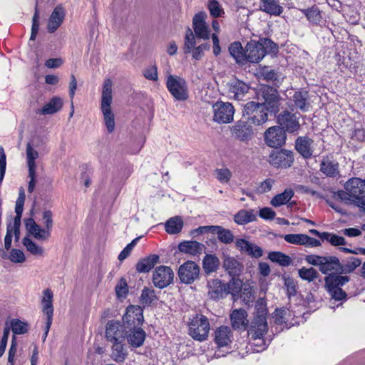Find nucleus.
Wrapping results in <instances>:
<instances>
[{"label": "nucleus", "instance_id": "obj_31", "mask_svg": "<svg viewBox=\"0 0 365 365\" xmlns=\"http://www.w3.org/2000/svg\"><path fill=\"white\" fill-rule=\"evenodd\" d=\"M159 256L157 255H150L139 260L135 264L136 271L138 273L149 272L154 266L159 262Z\"/></svg>", "mask_w": 365, "mask_h": 365}, {"label": "nucleus", "instance_id": "obj_55", "mask_svg": "<svg viewBox=\"0 0 365 365\" xmlns=\"http://www.w3.org/2000/svg\"><path fill=\"white\" fill-rule=\"evenodd\" d=\"M220 266V260L215 255H207V274L215 272Z\"/></svg>", "mask_w": 365, "mask_h": 365}, {"label": "nucleus", "instance_id": "obj_45", "mask_svg": "<svg viewBox=\"0 0 365 365\" xmlns=\"http://www.w3.org/2000/svg\"><path fill=\"white\" fill-rule=\"evenodd\" d=\"M268 258L273 262L278 263L279 265L283 267L289 266L292 259L285 254L280 252H271L268 255Z\"/></svg>", "mask_w": 365, "mask_h": 365}, {"label": "nucleus", "instance_id": "obj_27", "mask_svg": "<svg viewBox=\"0 0 365 365\" xmlns=\"http://www.w3.org/2000/svg\"><path fill=\"white\" fill-rule=\"evenodd\" d=\"M38 158V152L34 149L30 143L26 145V158L29 168V177L30 180L29 182H35L36 175V163L35 160Z\"/></svg>", "mask_w": 365, "mask_h": 365}, {"label": "nucleus", "instance_id": "obj_50", "mask_svg": "<svg viewBox=\"0 0 365 365\" xmlns=\"http://www.w3.org/2000/svg\"><path fill=\"white\" fill-rule=\"evenodd\" d=\"M322 237L323 241L329 242L333 246L344 245L346 243V240L343 237L334 233L324 232Z\"/></svg>", "mask_w": 365, "mask_h": 365}, {"label": "nucleus", "instance_id": "obj_56", "mask_svg": "<svg viewBox=\"0 0 365 365\" xmlns=\"http://www.w3.org/2000/svg\"><path fill=\"white\" fill-rule=\"evenodd\" d=\"M140 238V237H138L135 238L134 240H133L131 241V242L129 243L128 245H127V246L120 252V253L119 254L118 257V259L120 261L124 260L125 258H127L130 255L132 250L136 245L137 242L139 240Z\"/></svg>", "mask_w": 365, "mask_h": 365}, {"label": "nucleus", "instance_id": "obj_40", "mask_svg": "<svg viewBox=\"0 0 365 365\" xmlns=\"http://www.w3.org/2000/svg\"><path fill=\"white\" fill-rule=\"evenodd\" d=\"M308 92L307 91H296L293 96V101L297 108L302 111H307L309 104L307 103Z\"/></svg>", "mask_w": 365, "mask_h": 365}, {"label": "nucleus", "instance_id": "obj_63", "mask_svg": "<svg viewBox=\"0 0 365 365\" xmlns=\"http://www.w3.org/2000/svg\"><path fill=\"white\" fill-rule=\"evenodd\" d=\"M259 215L264 220H273L275 217V212L270 207H264L259 212Z\"/></svg>", "mask_w": 365, "mask_h": 365}, {"label": "nucleus", "instance_id": "obj_30", "mask_svg": "<svg viewBox=\"0 0 365 365\" xmlns=\"http://www.w3.org/2000/svg\"><path fill=\"white\" fill-rule=\"evenodd\" d=\"M204 245L195 240L182 241L178 245L180 252L191 255H197L201 253Z\"/></svg>", "mask_w": 365, "mask_h": 365}, {"label": "nucleus", "instance_id": "obj_46", "mask_svg": "<svg viewBox=\"0 0 365 365\" xmlns=\"http://www.w3.org/2000/svg\"><path fill=\"white\" fill-rule=\"evenodd\" d=\"M53 292L50 289H46L43 291V297L42 299L43 312L44 314H53Z\"/></svg>", "mask_w": 365, "mask_h": 365}, {"label": "nucleus", "instance_id": "obj_54", "mask_svg": "<svg viewBox=\"0 0 365 365\" xmlns=\"http://www.w3.org/2000/svg\"><path fill=\"white\" fill-rule=\"evenodd\" d=\"M287 310L285 309H277L273 313L274 323L278 325H286Z\"/></svg>", "mask_w": 365, "mask_h": 365}, {"label": "nucleus", "instance_id": "obj_32", "mask_svg": "<svg viewBox=\"0 0 365 365\" xmlns=\"http://www.w3.org/2000/svg\"><path fill=\"white\" fill-rule=\"evenodd\" d=\"M228 51L237 63L243 65L247 63L245 48H243L240 41H234L230 43Z\"/></svg>", "mask_w": 365, "mask_h": 365}, {"label": "nucleus", "instance_id": "obj_33", "mask_svg": "<svg viewBox=\"0 0 365 365\" xmlns=\"http://www.w3.org/2000/svg\"><path fill=\"white\" fill-rule=\"evenodd\" d=\"M184 226V222L180 216H175L169 218L165 223V230L170 235L180 233Z\"/></svg>", "mask_w": 365, "mask_h": 365}, {"label": "nucleus", "instance_id": "obj_57", "mask_svg": "<svg viewBox=\"0 0 365 365\" xmlns=\"http://www.w3.org/2000/svg\"><path fill=\"white\" fill-rule=\"evenodd\" d=\"M327 291L335 300H341L346 298V293L341 288L326 287Z\"/></svg>", "mask_w": 365, "mask_h": 365}, {"label": "nucleus", "instance_id": "obj_17", "mask_svg": "<svg viewBox=\"0 0 365 365\" xmlns=\"http://www.w3.org/2000/svg\"><path fill=\"white\" fill-rule=\"evenodd\" d=\"M232 136L242 142L250 140L253 136L254 132L252 125L247 121L237 120L230 128Z\"/></svg>", "mask_w": 365, "mask_h": 365}, {"label": "nucleus", "instance_id": "obj_48", "mask_svg": "<svg viewBox=\"0 0 365 365\" xmlns=\"http://www.w3.org/2000/svg\"><path fill=\"white\" fill-rule=\"evenodd\" d=\"M157 299L155 290L148 287H144L140 295V302L143 306H150L153 301Z\"/></svg>", "mask_w": 365, "mask_h": 365}, {"label": "nucleus", "instance_id": "obj_20", "mask_svg": "<svg viewBox=\"0 0 365 365\" xmlns=\"http://www.w3.org/2000/svg\"><path fill=\"white\" fill-rule=\"evenodd\" d=\"M66 16L65 8L57 5L51 12L47 23V30L49 33L55 32L63 24Z\"/></svg>", "mask_w": 365, "mask_h": 365}, {"label": "nucleus", "instance_id": "obj_9", "mask_svg": "<svg viewBox=\"0 0 365 365\" xmlns=\"http://www.w3.org/2000/svg\"><path fill=\"white\" fill-rule=\"evenodd\" d=\"M305 260L309 264L319 267L321 272L324 274L334 271L339 272L340 262L335 256L309 255L306 256Z\"/></svg>", "mask_w": 365, "mask_h": 365}, {"label": "nucleus", "instance_id": "obj_14", "mask_svg": "<svg viewBox=\"0 0 365 365\" xmlns=\"http://www.w3.org/2000/svg\"><path fill=\"white\" fill-rule=\"evenodd\" d=\"M294 153L291 150L281 149L273 150L269 156V162L277 168H288L294 163Z\"/></svg>", "mask_w": 365, "mask_h": 365}, {"label": "nucleus", "instance_id": "obj_37", "mask_svg": "<svg viewBox=\"0 0 365 365\" xmlns=\"http://www.w3.org/2000/svg\"><path fill=\"white\" fill-rule=\"evenodd\" d=\"M302 12L307 17L308 21L314 25H319L322 20L321 11L317 6L302 9Z\"/></svg>", "mask_w": 365, "mask_h": 365}, {"label": "nucleus", "instance_id": "obj_8", "mask_svg": "<svg viewBox=\"0 0 365 365\" xmlns=\"http://www.w3.org/2000/svg\"><path fill=\"white\" fill-rule=\"evenodd\" d=\"M268 111L264 104L250 101L244 106L243 115L247 117L248 123L260 125L268 120Z\"/></svg>", "mask_w": 365, "mask_h": 365}, {"label": "nucleus", "instance_id": "obj_41", "mask_svg": "<svg viewBox=\"0 0 365 365\" xmlns=\"http://www.w3.org/2000/svg\"><path fill=\"white\" fill-rule=\"evenodd\" d=\"M294 192L291 189H286L283 192L275 195L271 200V205L279 207L287 203L293 197Z\"/></svg>", "mask_w": 365, "mask_h": 365}, {"label": "nucleus", "instance_id": "obj_2", "mask_svg": "<svg viewBox=\"0 0 365 365\" xmlns=\"http://www.w3.org/2000/svg\"><path fill=\"white\" fill-rule=\"evenodd\" d=\"M192 28H187L185 31L183 51L184 53H190L192 59L200 60L204 56L205 50V14L200 11L196 14L192 19Z\"/></svg>", "mask_w": 365, "mask_h": 365}, {"label": "nucleus", "instance_id": "obj_59", "mask_svg": "<svg viewBox=\"0 0 365 365\" xmlns=\"http://www.w3.org/2000/svg\"><path fill=\"white\" fill-rule=\"evenodd\" d=\"M128 292V284L124 278H121L115 287V292L118 297H124Z\"/></svg>", "mask_w": 365, "mask_h": 365}, {"label": "nucleus", "instance_id": "obj_23", "mask_svg": "<svg viewBox=\"0 0 365 365\" xmlns=\"http://www.w3.org/2000/svg\"><path fill=\"white\" fill-rule=\"evenodd\" d=\"M319 170L327 178L338 179L341 177L339 163L336 160H331L328 158L321 161Z\"/></svg>", "mask_w": 365, "mask_h": 365}, {"label": "nucleus", "instance_id": "obj_26", "mask_svg": "<svg viewBox=\"0 0 365 365\" xmlns=\"http://www.w3.org/2000/svg\"><path fill=\"white\" fill-rule=\"evenodd\" d=\"M259 9L270 16H279L284 11L279 0H259Z\"/></svg>", "mask_w": 365, "mask_h": 365}, {"label": "nucleus", "instance_id": "obj_60", "mask_svg": "<svg viewBox=\"0 0 365 365\" xmlns=\"http://www.w3.org/2000/svg\"><path fill=\"white\" fill-rule=\"evenodd\" d=\"M143 75L145 78L151 81H158V69L155 66H152L146 69H145L143 72Z\"/></svg>", "mask_w": 365, "mask_h": 365}, {"label": "nucleus", "instance_id": "obj_16", "mask_svg": "<svg viewBox=\"0 0 365 365\" xmlns=\"http://www.w3.org/2000/svg\"><path fill=\"white\" fill-rule=\"evenodd\" d=\"M200 274L199 266L192 261H187L180 265L178 269V277L181 282L191 284Z\"/></svg>", "mask_w": 365, "mask_h": 365}, {"label": "nucleus", "instance_id": "obj_21", "mask_svg": "<svg viewBox=\"0 0 365 365\" xmlns=\"http://www.w3.org/2000/svg\"><path fill=\"white\" fill-rule=\"evenodd\" d=\"M25 198L26 196L24 189L22 187H21L19 190V197L16 202V217H14V236L16 240H19L20 236L21 219L24 210Z\"/></svg>", "mask_w": 365, "mask_h": 365}, {"label": "nucleus", "instance_id": "obj_34", "mask_svg": "<svg viewBox=\"0 0 365 365\" xmlns=\"http://www.w3.org/2000/svg\"><path fill=\"white\" fill-rule=\"evenodd\" d=\"M348 276L331 274L324 278L325 287L341 288L349 281Z\"/></svg>", "mask_w": 365, "mask_h": 365}, {"label": "nucleus", "instance_id": "obj_53", "mask_svg": "<svg viewBox=\"0 0 365 365\" xmlns=\"http://www.w3.org/2000/svg\"><path fill=\"white\" fill-rule=\"evenodd\" d=\"M306 234H287L284 236V240L290 244L304 245Z\"/></svg>", "mask_w": 365, "mask_h": 365}, {"label": "nucleus", "instance_id": "obj_4", "mask_svg": "<svg viewBox=\"0 0 365 365\" xmlns=\"http://www.w3.org/2000/svg\"><path fill=\"white\" fill-rule=\"evenodd\" d=\"M345 191L331 190V197L365 210V184H345Z\"/></svg>", "mask_w": 365, "mask_h": 365}, {"label": "nucleus", "instance_id": "obj_38", "mask_svg": "<svg viewBox=\"0 0 365 365\" xmlns=\"http://www.w3.org/2000/svg\"><path fill=\"white\" fill-rule=\"evenodd\" d=\"M209 294L212 298L222 297L226 295V284H223L219 279H215L209 284Z\"/></svg>", "mask_w": 365, "mask_h": 365}, {"label": "nucleus", "instance_id": "obj_35", "mask_svg": "<svg viewBox=\"0 0 365 365\" xmlns=\"http://www.w3.org/2000/svg\"><path fill=\"white\" fill-rule=\"evenodd\" d=\"M63 101L60 97L55 96L52 98L41 110L43 115L53 114L61 109Z\"/></svg>", "mask_w": 365, "mask_h": 365}, {"label": "nucleus", "instance_id": "obj_49", "mask_svg": "<svg viewBox=\"0 0 365 365\" xmlns=\"http://www.w3.org/2000/svg\"><path fill=\"white\" fill-rule=\"evenodd\" d=\"M23 245L26 250L34 255L41 256L43 254V249L33 242L29 237H26L22 240Z\"/></svg>", "mask_w": 365, "mask_h": 365}, {"label": "nucleus", "instance_id": "obj_51", "mask_svg": "<svg viewBox=\"0 0 365 365\" xmlns=\"http://www.w3.org/2000/svg\"><path fill=\"white\" fill-rule=\"evenodd\" d=\"M297 189L302 192L310 194L313 196H316L318 198H327L331 197V195L330 193L331 190H324L323 192H320L313 188H310L306 185H299Z\"/></svg>", "mask_w": 365, "mask_h": 365}, {"label": "nucleus", "instance_id": "obj_18", "mask_svg": "<svg viewBox=\"0 0 365 365\" xmlns=\"http://www.w3.org/2000/svg\"><path fill=\"white\" fill-rule=\"evenodd\" d=\"M189 334L195 340L202 341L205 339V317L196 314L189 323Z\"/></svg>", "mask_w": 365, "mask_h": 365}, {"label": "nucleus", "instance_id": "obj_62", "mask_svg": "<svg viewBox=\"0 0 365 365\" xmlns=\"http://www.w3.org/2000/svg\"><path fill=\"white\" fill-rule=\"evenodd\" d=\"M246 254L254 258H259L263 255V250L260 247L252 243Z\"/></svg>", "mask_w": 365, "mask_h": 365}, {"label": "nucleus", "instance_id": "obj_19", "mask_svg": "<svg viewBox=\"0 0 365 365\" xmlns=\"http://www.w3.org/2000/svg\"><path fill=\"white\" fill-rule=\"evenodd\" d=\"M277 123L279 124V127L289 133L297 131L300 128L298 118L295 114L287 110L282 112L278 115Z\"/></svg>", "mask_w": 365, "mask_h": 365}, {"label": "nucleus", "instance_id": "obj_13", "mask_svg": "<svg viewBox=\"0 0 365 365\" xmlns=\"http://www.w3.org/2000/svg\"><path fill=\"white\" fill-rule=\"evenodd\" d=\"M174 272L168 266L157 267L153 273V283L155 287L163 289L168 287L173 281Z\"/></svg>", "mask_w": 365, "mask_h": 365}, {"label": "nucleus", "instance_id": "obj_43", "mask_svg": "<svg viewBox=\"0 0 365 365\" xmlns=\"http://www.w3.org/2000/svg\"><path fill=\"white\" fill-rule=\"evenodd\" d=\"M207 8L212 18L217 19L224 17L225 12L222 5L217 0H209Z\"/></svg>", "mask_w": 365, "mask_h": 365}, {"label": "nucleus", "instance_id": "obj_24", "mask_svg": "<svg viewBox=\"0 0 365 365\" xmlns=\"http://www.w3.org/2000/svg\"><path fill=\"white\" fill-rule=\"evenodd\" d=\"M222 267L227 274L232 277L240 276L244 268L241 262L230 255L224 256Z\"/></svg>", "mask_w": 365, "mask_h": 365}, {"label": "nucleus", "instance_id": "obj_3", "mask_svg": "<svg viewBox=\"0 0 365 365\" xmlns=\"http://www.w3.org/2000/svg\"><path fill=\"white\" fill-rule=\"evenodd\" d=\"M278 52V45L269 38L251 39L245 46L246 61L252 63L260 62L267 54L276 55Z\"/></svg>", "mask_w": 365, "mask_h": 365}, {"label": "nucleus", "instance_id": "obj_6", "mask_svg": "<svg viewBox=\"0 0 365 365\" xmlns=\"http://www.w3.org/2000/svg\"><path fill=\"white\" fill-rule=\"evenodd\" d=\"M267 312L265 309H262L257 312V314L252 321L247 331L251 339L259 340V344H255V346L257 347L254 349L255 351L259 352L266 349L263 337L267 333Z\"/></svg>", "mask_w": 365, "mask_h": 365}, {"label": "nucleus", "instance_id": "obj_44", "mask_svg": "<svg viewBox=\"0 0 365 365\" xmlns=\"http://www.w3.org/2000/svg\"><path fill=\"white\" fill-rule=\"evenodd\" d=\"M242 281L235 277L226 284V295L232 294L233 297L237 296L242 291Z\"/></svg>", "mask_w": 365, "mask_h": 365}, {"label": "nucleus", "instance_id": "obj_22", "mask_svg": "<svg viewBox=\"0 0 365 365\" xmlns=\"http://www.w3.org/2000/svg\"><path fill=\"white\" fill-rule=\"evenodd\" d=\"M314 140L308 136H299L295 140L296 150L304 158H311L313 155Z\"/></svg>", "mask_w": 365, "mask_h": 365}, {"label": "nucleus", "instance_id": "obj_58", "mask_svg": "<svg viewBox=\"0 0 365 365\" xmlns=\"http://www.w3.org/2000/svg\"><path fill=\"white\" fill-rule=\"evenodd\" d=\"M10 259L15 263H22L25 262V255L21 250L13 249L11 252Z\"/></svg>", "mask_w": 365, "mask_h": 365}, {"label": "nucleus", "instance_id": "obj_1", "mask_svg": "<svg viewBox=\"0 0 365 365\" xmlns=\"http://www.w3.org/2000/svg\"><path fill=\"white\" fill-rule=\"evenodd\" d=\"M143 310L138 305L126 308L121 320H109L105 328V338L111 344L110 357L115 362H123L127 356L125 339L130 346L138 348L144 344L146 333L143 329Z\"/></svg>", "mask_w": 365, "mask_h": 365}, {"label": "nucleus", "instance_id": "obj_36", "mask_svg": "<svg viewBox=\"0 0 365 365\" xmlns=\"http://www.w3.org/2000/svg\"><path fill=\"white\" fill-rule=\"evenodd\" d=\"M256 220L253 210H241L235 216L234 220L238 225H246Z\"/></svg>", "mask_w": 365, "mask_h": 365}, {"label": "nucleus", "instance_id": "obj_39", "mask_svg": "<svg viewBox=\"0 0 365 365\" xmlns=\"http://www.w3.org/2000/svg\"><path fill=\"white\" fill-rule=\"evenodd\" d=\"M215 341L220 346H227L230 342V329L228 327H220L215 332Z\"/></svg>", "mask_w": 365, "mask_h": 365}, {"label": "nucleus", "instance_id": "obj_10", "mask_svg": "<svg viewBox=\"0 0 365 365\" xmlns=\"http://www.w3.org/2000/svg\"><path fill=\"white\" fill-rule=\"evenodd\" d=\"M166 86L173 98L180 101L188 98V88L185 80L178 76H167Z\"/></svg>", "mask_w": 365, "mask_h": 365}, {"label": "nucleus", "instance_id": "obj_29", "mask_svg": "<svg viewBox=\"0 0 365 365\" xmlns=\"http://www.w3.org/2000/svg\"><path fill=\"white\" fill-rule=\"evenodd\" d=\"M250 86L238 79L233 80L229 86V93L236 100H242L248 92Z\"/></svg>", "mask_w": 365, "mask_h": 365}, {"label": "nucleus", "instance_id": "obj_25", "mask_svg": "<svg viewBox=\"0 0 365 365\" xmlns=\"http://www.w3.org/2000/svg\"><path fill=\"white\" fill-rule=\"evenodd\" d=\"M207 233L216 236L218 240L224 244L234 242L235 237L231 230L221 226H207Z\"/></svg>", "mask_w": 365, "mask_h": 365}, {"label": "nucleus", "instance_id": "obj_7", "mask_svg": "<svg viewBox=\"0 0 365 365\" xmlns=\"http://www.w3.org/2000/svg\"><path fill=\"white\" fill-rule=\"evenodd\" d=\"M52 212L46 210L43 212V219L44 222V228H41L33 219L27 218L24 220L25 227L28 232L35 239L41 241H46L51 237L53 227Z\"/></svg>", "mask_w": 365, "mask_h": 365}, {"label": "nucleus", "instance_id": "obj_12", "mask_svg": "<svg viewBox=\"0 0 365 365\" xmlns=\"http://www.w3.org/2000/svg\"><path fill=\"white\" fill-rule=\"evenodd\" d=\"M213 120L218 123H229L233 120L235 108L232 103L217 101L212 106Z\"/></svg>", "mask_w": 365, "mask_h": 365}, {"label": "nucleus", "instance_id": "obj_64", "mask_svg": "<svg viewBox=\"0 0 365 365\" xmlns=\"http://www.w3.org/2000/svg\"><path fill=\"white\" fill-rule=\"evenodd\" d=\"M351 138L352 140L359 142L365 141V129L363 128H354Z\"/></svg>", "mask_w": 365, "mask_h": 365}, {"label": "nucleus", "instance_id": "obj_61", "mask_svg": "<svg viewBox=\"0 0 365 365\" xmlns=\"http://www.w3.org/2000/svg\"><path fill=\"white\" fill-rule=\"evenodd\" d=\"M252 242L245 240V239H237L235 241V245L237 248L243 253H247L249 251V248H250L252 245Z\"/></svg>", "mask_w": 365, "mask_h": 365}, {"label": "nucleus", "instance_id": "obj_11", "mask_svg": "<svg viewBox=\"0 0 365 365\" xmlns=\"http://www.w3.org/2000/svg\"><path fill=\"white\" fill-rule=\"evenodd\" d=\"M261 95L264 99L265 108L270 113L277 114L279 111L281 98L277 89L269 86H264L261 88Z\"/></svg>", "mask_w": 365, "mask_h": 365}, {"label": "nucleus", "instance_id": "obj_28", "mask_svg": "<svg viewBox=\"0 0 365 365\" xmlns=\"http://www.w3.org/2000/svg\"><path fill=\"white\" fill-rule=\"evenodd\" d=\"M232 326L235 329H245L248 324L247 312L243 309L233 310L230 314Z\"/></svg>", "mask_w": 365, "mask_h": 365}, {"label": "nucleus", "instance_id": "obj_5", "mask_svg": "<svg viewBox=\"0 0 365 365\" xmlns=\"http://www.w3.org/2000/svg\"><path fill=\"white\" fill-rule=\"evenodd\" d=\"M113 81L110 78L104 81L102 88L101 110L103 115L104 124L109 133L115 130V115L111 109L113 101Z\"/></svg>", "mask_w": 365, "mask_h": 365}, {"label": "nucleus", "instance_id": "obj_42", "mask_svg": "<svg viewBox=\"0 0 365 365\" xmlns=\"http://www.w3.org/2000/svg\"><path fill=\"white\" fill-rule=\"evenodd\" d=\"M9 326L14 334L13 336L26 334L29 329V324L19 319H12Z\"/></svg>", "mask_w": 365, "mask_h": 365}, {"label": "nucleus", "instance_id": "obj_15", "mask_svg": "<svg viewBox=\"0 0 365 365\" xmlns=\"http://www.w3.org/2000/svg\"><path fill=\"white\" fill-rule=\"evenodd\" d=\"M285 130L279 126L269 128L264 133V141L271 148L282 147L286 140Z\"/></svg>", "mask_w": 365, "mask_h": 365}, {"label": "nucleus", "instance_id": "obj_47", "mask_svg": "<svg viewBox=\"0 0 365 365\" xmlns=\"http://www.w3.org/2000/svg\"><path fill=\"white\" fill-rule=\"evenodd\" d=\"M298 274L301 279L309 282L314 281L318 277V272L313 267H302L298 270Z\"/></svg>", "mask_w": 365, "mask_h": 365}, {"label": "nucleus", "instance_id": "obj_52", "mask_svg": "<svg viewBox=\"0 0 365 365\" xmlns=\"http://www.w3.org/2000/svg\"><path fill=\"white\" fill-rule=\"evenodd\" d=\"M361 262L357 258H351L346 264H341L339 268L340 273L352 272L356 267L361 264Z\"/></svg>", "mask_w": 365, "mask_h": 365}]
</instances>
